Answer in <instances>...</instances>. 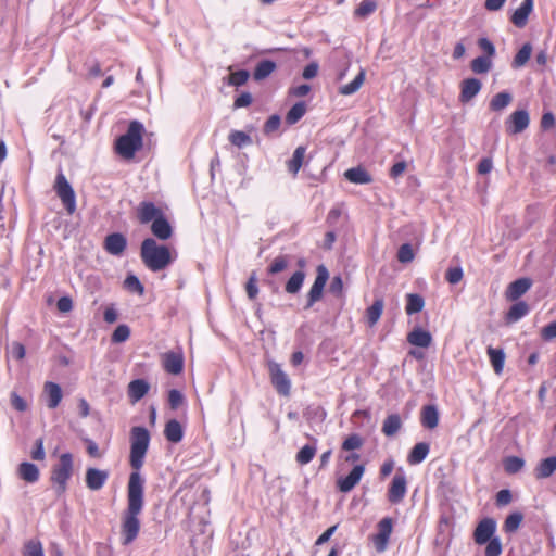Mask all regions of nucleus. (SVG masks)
Wrapping results in <instances>:
<instances>
[{
	"mask_svg": "<svg viewBox=\"0 0 556 556\" xmlns=\"http://www.w3.org/2000/svg\"><path fill=\"white\" fill-rule=\"evenodd\" d=\"M147 428L135 426L130 430L129 465L132 469L127 484V508L122 515L121 536L123 545L132 543L140 531L139 515L144 505V479L140 470L150 445Z\"/></svg>",
	"mask_w": 556,
	"mask_h": 556,
	"instance_id": "1",
	"label": "nucleus"
},
{
	"mask_svg": "<svg viewBox=\"0 0 556 556\" xmlns=\"http://www.w3.org/2000/svg\"><path fill=\"white\" fill-rule=\"evenodd\" d=\"M140 257L146 267L153 273L165 269L174 261L169 248L159 244L153 238H147L141 242Z\"/></svg>",
	"mask_w": 556,
	"mask_h": 556,
	"instance_id": "2",
	"label": "nucleus"
},
{
	"mask_svg": "<svg viewBox=\"0 0 556 556\" xmlns=\"http://www.w3.org/2000/svg\"><path fill=\"white\" fill-rule=\"evenodd\" d=\"M143 125L138 121L130 122L126 134L116 140V152L125 157L131 159L142 147Z\"/></svg>",
	"mask_w": 556,
	"mask_h": 556,
	"instance_id": "3",
	"label": "nucleus"
},
{
	"mask_svg": "<svg viewBox=\"0 0 556 556\" xmlns=\"http://www.w3.org/2000/svg\"><path fill=\"white\" fill-rule=\"evenodd\" d=\"M73 455L71 453H63L59 463L52 467L51 482L53 483L56 495H62L67 489V482L73 475Z\"/></svg>",
	"mask_w": 556,
	"mask_h": 556,
	"instance_id": "4",
	"label": "nucleus"
},
{
	"mask_svg": "<svg viewBox=\"0 0 556 556\" xmlns=\"http://www.w3.org/2000/svg\"><path fill=\"white\" fill-rule=\"evenodd\" d=\"M54 191L62 201L66 212L72 215L76 211V195L73 187L66 179L62 169H60L55 177L53 186Z\"/></svg>",
	"mask_w": 556,
	"mask_h": 556,
	"instance_id": "5",
	"label": "nucleus"
},
{
	"mask_svg": "<svg viewBox=\"0 0 556 556\" xmlns=\"http://www.w3.org/2000/svg\"><path fill=\"white\" fill-rule=\"evenodd\" d=\"M328 279V269L326 268V266L319 265L316 269V278L314 280V283L307 293L306 304L304 306L305 309L311 308L316 302L321 300L324 289Z\"/></svg>",
	"mask_w": 556,
	"mask_h": 556,
	"instance_id": "6",
	"label": "nucleus"
},
{
	"mask_svg": "<svg viewBox=\"0 0 556 556\" xmlns=\"http://www.w3.org/2000/svg\"><path fill=\"white\" fill-rule=\"evenodd\" d=\"M270 381L276 391L282 396H289L291 391V381L281 366L276 362L268 363Z\"/></svg>",
	"mask_w": 556,
	"mask_h": 556,
	"instance_id": "7",
	"label": "nucleus"
},
{
	"mask_svg": "<svg viewBox=\"0 0 556 556\" xmlns=\"http://www.w3.org/2000/svg\"><path fill=\"white\" fill-rule=\"evenodd\" d=\"M407 492V480L404 472L399 471L394 475L388 491V500L397 504L403 501Z\"/></svg>",
	"mask_w": 556,
	"mask_h": 556,
	"instance_id": "8",
	"label": "nucleus"
},
{
	"mask_svg": "<svg viewBox=\"0 0 556 556\" xmlns=\"http://www.w3.org/2000/svg\"><path fill=\"white\" fill-rule=\"evenodd\" d=\"M496 531V521L493 518H484L482 519L476 530L473 532L475 542L478 545H483L491 539L495 538L494 533Z\"/></svg>",
	"mask_w": 556,
	"mask_h": 556,
	"instance_id": "9",
	"label": "nucleus"
},
{
	"mask_svg": "<svg viewBox=\"0 0 556 556\" xmlns=\"http://www.w3.org/2000/svg\"><path fill=\"white\" fill-rule=\"evenodd\" d=\"M392 527L393 522L389 517H386L379 521L378 533L374 536V544L378 552H383L387 548V544L392 532Z\"/></svg>",
	"mask_w": 556,
	"mask_h": 556,
	"instance_id": "10",
	"label": "nucleus"
},
{
	"mask_svg": "<svg viewBox=\"0 0 556 556\" xmlns=\"http://www.w3.org/2000/svg\"><path fill=\"white\" fill-rule=\"evenodd\" d=\"M364 472H365L364 465L354 466L353 469L351 470V472L346 477L338 479V481H337L338 489L343 493H348V492L352 491L361 481Z\"/></svg>",
	"mask_w": 556,
	"mask_h": 556,
	"instance_id": "11",
	"label": "nucleus"
},
{
	"mask_svg": "<svg viewBox=\"0 0 556 556\" xmlns=\"http://www.w3.org/2000/svg\"><path fill=\"white\" fill-rule=\"evenodd\" d=\"M530 123L529 113L526 110H518L511 113L507 124V130L510 134H520L528 128Z\"/></svg>",
	"mask_w": 556,
	"mask_h": 556,
	"instance_id": "12",
	"label": "nucleus"
},
{
	"mask_svg": "<svg viewBox=\"0 0 556 556\" xmlns=\"http://www.w3.org/2000/svg\"><path fill=\"white\" fill-rule=\"evenodd\" d=\"M109 479V471L97 468H88L86 471V485L91 491H98L103 488Z\"/></svg>",
	"mask_w": 556,
	"mask_h": 556,
	"instance_id": "13",
	"label": "nucleus"
},
{
	"mask_svg": "<svg viewBox=\"0 0 556 556\" xmlns=\"http://www.w3.org/2000/svg\"><path fill=\"white\" fill-rule=\"evenodd\" d=\"M127 247V240L123 233L114 232L106 236L104 240V249L111 255L118 256L123 254Z\"/></svg>",
	"mask_w": 556,
	"mask_h": 556,
	"instance_id": "14",
	"label": "nucleus"
},
{
	"mask_svg": "<svg viewBox=\"0 0 556 556\" xmlns=\"http://www.w3.org/2000/svg\"><path fill=\"white\" fill-rule=\"evenodd\" d=\"M163 212L153 202L143 201L137 207V217L141 224H148L159 218Z\"/></svg>",
	"mask_w": 556,
	"mask_h": 556,
	"instance_id": "15",
	"label": "nucleus"
},
{
	"mask_svg": "<svg viewBox=\"0 0 556 556\" xmlns=\"http://www.w3.org/2000/svg\"><path fill=\"white\" fill-rule=\"evenodd\" d=\"M482 84L478 78H466L460 85L459 101L467 103L473 99L481 90Z\"/></svg>",
	"mask_w": 556,
	"mask_h": 556,
	"instance_id": "16",
	"label": "nucleus"
},
{
	"mask_svg": "<svg viewBox=\"0 0 556 556\" xmlns=\"http://www.w3.org/2000/svg\"><path fill=\"white\" fill-rule=\"evenodd\" d=\"M163 367L172 375H179L184 369V356L179 352H167L163 356Z\"/></svg>",
	"mask_w": 556,
	"mask_h": 556,
	"instance_id": "17",
	"label": "nucleus"
},
{
	"mask_svg": "<svg viewBox=\"0 0 556 556\" xmlns=\"http://www.w3.org/2000/svg\"><path fill=\"white\" fill-rule=\"evenodd\" d=\"M151 231L159 240H168L173 236V227L164 214L155 218L151 224Z\"/></svg>",
	"mask_w": 556,
	"mask_h": 556,
	"instance_id": "18",
	"label": "nucleus"
},
{
	"mask_svg": "<svg viewBox=\"0 0 556 556\" xmlns=\"http://www.w3.org/2000/svg\"><path fill=\"white\" fill-rule=\"evenodd\" d=\"M532 286V281L529 278H519L509 283L506 290V298L510 301H517Z\"/></svg>",
	"mask_w": 556,
	"mask_h": 556,
	"instance_id": "19",
	"label": "nucleus"
},
{
	"mask_svg": "<svg viewBox=\"0 0 556 556\" xmlns=\"http://www.w3.org/2000/svg\"><path fill=\"white\" fill-rule=\"evenodd\" d=\"M43 394L47 397V406L54 409L62 401L63 393L61 387L52 381H47L43 386Z\"/></svg>",
	"mask_w": 556,
	"mask_h": 556,
	"instance_id": "20",
	"label": "nucleus"
},
{
	"mask_svg": "<svg viewBox=\"0 0 556 556\" xmlns=\"http://www.w3.org/2000/svg\"><path fill=\"white\" fill-rule=\"evenodd\" d=\"M532 10L533 0H523L520 7L513 13L511 23L519 28L525 27Z\"/></svg>",
	"mask_w": 556,
	"mask_h": 556,
	"instance_id": "21",
	"label": "nucleus"
},
{
	"mask_svg": "<svg viewBox=\"0 0 556 556\" xmlns=\"http://www.w3.org/2000/svg\"><path fill=\"white\" fill-rule=\"evenodd\" d=\"M556 470V456H551L542 459L534 469L536 479H546L551 477Z\"/></svg>",
	"mask_w": 556,
	"mask_h": 556,
	"instance_id": "22",
	"label": "nucleus"
},
{
	"mask_svg": "<svg viewBox=\"0 0 556 556\" xmlns=\"http://www.w3.org/2000/svg\"><path fill=\"white\" fill-rule=\"evenodd\" d=\"M164 435L172 443L180 442L184 438V429L180 422L176 419L168 420L164 428Z\"/></svg>",
	"mask_w": 556,
	"mask_h": 556,
	"instance_id": "23",
	"label": "nucleus"
},
{
	"mask_svg": "<svg viewBox=\"0 0 556 556\" xmlns=\"http://www.w3.org/2000/svg\"><path fill=\"white\" fill-rule=\"evenodd\" d=\"M344 177L349 181L357 185H366L372 181V178L369 175V173L361 166L349 168L344 173Z\"/></svg>",
	"mask_w": 556,
	"mask_h": 556,
	"instance_id": "24",
	"label": "nucleus"
},
{
	"mask_svg": "<svg viewBox=\"0 0 556 556\" xmlns=\"http://www.w3.org/2000/svg\"><path fill=\"white\" fill-rule=\"evenodd\" d=\"M407 341L415 346L428 348L431 344L432 337L429 331L416 328L408 333Z\"/></svg>",
	"mask_w": 556,
	"mask_h": 556,
	"instance_id": "25",
	"label": "nucleus"
},
{
	"mask_svg": "<svg viewBox=\"0 0 556 556\" xmlns=\"http://www.w3.org/2000/svg\"><path fill=\"white\" fill-rule=\"evenodd\" d=\"M149 389L150 386L146 380H132L128 386V396L132 402H138L148 393Z\"/></svg>",
	"mask_w": 556,
	"mask_h": 556,
	"instance_id": "26",
	"label": "nucleus"
},
{
	"mask_svg": "<svg viewBox=\"0 0 556 556\" xmlns=\"http://www.w3.org/2000/svg\"><path fill=\"white\" fill-rule=\"evenodd\" d=\"M528 313L529 305L523 301H519L510 306L505 315V320L507 324H514L525 317Z\"/></svg>",
	"mask_w": 556,
	"mask_h": 556,
	"instance_id": "27",
	"label": "nucleus"
},
{
	"mask_svg": "<svg viewBox=\"0 0 556 556\" xmlns=\"http://www.w3.org/2000/svg\"><path fill=\"white\" fill-rule=\"evenodd\" d=\"M430 451V446L426 442L417 443L409 452L407 456V462L410 465H418L422 463L428 456Z\"/></svg>",
	"mask_w": 556,
	"mask_h": 556,
	"instance_id": "28",
	"label": "nucleus"
},
{
	"mask_svg": "<svg viewBox=\"0 0 556 556\" xmlns=\"http://www.w3.org/2000/svg\"><path fill=\"white\" fill-rule=\"evenodd\" d=\"M486 353L495 374L501 375L503 372L506 358L504 350L489 346Z\"/></svg>",
	"mask_w": 556,
	"mask_h": 556,
	"instance_id": "29",
	"label": "nucleus"
},
{
	"mask_svg": "<svg viewBox=\"0 0 556 556\" xmlns=\"http://www.w3.org/2000/svg\"><path fill=\"white\" fill-rule=\"evenodd\" d=\"M421 424L427 429H434L439 424V412L434 405H426L421 410Z\"/></svg>",
	"mask_w": 556,
	"mask_h": 556,
	"instance_id": "30",
	"label": "nucleus"
},
{
	"mask_svg": "<svg viewBox=\"0 0 556 556\" xmlns=\"http://www.w3.org/2000/svg\"><path fill=\"white\" fill-rule=\"evenodd\" d=\"M384 307L381 298L375 299L374 303L366 309V318L369 327H374L380 319Z\"/></svg>",
	"mask_w": 556,
	"mask_h": 556,
	"instance_id": "31",
	"label": "nucleus"
},
{
	"mask_svg": "<svg viewBox=\"0 0 556 556\" xmlns=\"http://www.w3.org/2000/svg\"><path fill=\"white\" fill-rule=\"evenodd\" d=\"M18 475L26 482L35 483L39 479V469L35 464L24 462L18 466Z\"/></svg>",
	"mask_w": 556,
	"mask_h": 556,
	"instance_id": "32",
	"label": "nucleus"
},
{
	"mask_svg": "<svg viewBox=\"0 0 556 556\" xmlns=\"http://www.w3.org/2000/svg\"><path fill=\"white\" fill-rule=\"evenodd\" d=\"M532 50L533 48L530 42L523 43L511 62V68L519 70L523 67L530 60Z\"/></svg>",
	"mask_w": 556,
	"mask_h": 556,
	"instance_id": "33",
	"label": "nucleus"
},
{
	"mask_svg": "<svg viewBox=\"0 0 556 556\" xmlns=\"http://www.w3.org/2000/svg\"><path fill=\"white\" fill-rule=\"evenodd\" d=\"M402 427L401 417L397 414L387 416L382 425V433L386 437H393Z\"/></svg>",
	"mask_w": 556,
	"mask_h": 556,
	"instance_id": "34",
	"label": "nucleus"
},
{
	"mask_svg": "<svg viewBox=\"0 0 556 556\" xmlns=\"http://www.w3.org/2000/svg\"><path fill=\"white\" fill-rule=\"evenodd\" d=\"M306 149L303 146H299L293 154L292 157L287 162L288 170L293 175L296 176L300 168L302 167L303 160L305 156Z\"/></svg>",
	"mask_w": 556,
	"mask_h": 556,
	"instance_id": "35",
	"label": "nucleus"
},
{
	"mask_svg": "<svg viewBox=\"0 0 556 556\" xmlns=\"http://www.w3.org/2000/svg\"><path fill=\"white\" fill-rule=\"evenodd\" d=\"M276 67L277 66L274 61L262 60L255 66L253 77L255 80L261 81V80L267 78L276 70Z\"/></svg>",
	"mask_w": 556,
	"mask_h": 556,
	"instance_id": "36",
	"label": "nucleus"
},
{
	"mask_svg": "<svg viewBox=\"0 0 556 556\" xmlns=\"http://www.w3.org/2000/svg\"><path fill=\"white\" fill-rule=\"evenodd\" d=\"M365 81V71L361 70L359 73L355 76V78L345 85H342L339 88V93L342 96H351L354 94L356 91L359 90L362 85Z\"/></svg>",
	"mask_w": 556,
	"mask_h": 556,
	"instance_id": "37",
	"label": "nucleus"
},
{
	"mask_svg": "<svg viewBox=\"0 0 556 556\" xmlns=\"http://www.w3.org/2000/svg\"><path fill=\"white\" fill-rule=\"evenodd\" d=\"M305 279V273L303 270H296L289 278L285 286V291L289 294H296L300 292Z\"/></svg>",
	"mask_w": 556,
	"mask_h": 556,
	"instance_id": "38",
	"label": "nucleus"
},
{
	"mask_svg": "<svg viewBox=\"0 0 556 556\" xmlns=\"http://www.w3.org/2000/svg\"><path fill=\"white\" fill-rule=\"evenodd\" d=\"M406 301L407 302H406L405 311H406L407 315H413V314L419 313L422 311V308L425 306L424 298L417 293H408L406 295Z\"/></svg>",
	"mask_w": 556,
	"mask_h": 556,
	"instance_id": "39",
	"label": "nucleus"
},
{
	"mask_svg": "<svg viewBox=\"0 0 556 556\" xmlns=\"http://www.w3.org/2000/svg\"><path fill=\"white\" fill-rule=\"evenodd\" d=\"M513 101V96L507 91L496 93L490 101V109L500 112L508 106Z\"/></svg>",
	"mask_w": 556,
	"mask_h": 556,
	"instance_id": "40",
	"label": "nucleus"
},
{
	"mask_svg": "<svg viewBox=\"0 0 556 556\" xmlns=\"http://www.w3.org/2000/svg\"><path fill=\"white\" fill-rule=\"evenodd\" d=\"M522 520L523 515L520 511L509 514L503 523V531L508 534L515 533L520 528Z\"/></svg>",
	"mask_w": 556,
	"mask_h": 556,
	"instance_id": "41",
	"label": "nucleus"
},
{
	"mask_svg": "<svg viewBox=\"0 0 556 556\" xmlns=\"http://www.w3.org/2000/svg\"><path fill=\"white\" fill-rule=\"evenodd\" d=\"M306 112V104L305 102H296L287 113L286 115V122L289 125H294L298 123L305 114Z\"/></svg>",
	"mask_w": 556,
	"mask_h": 556,
	"instance_id": "42",
	"label": "nucleus"
},
{
	"mask_svg": "<svg viewBox=\"0 0 556 556\" xmlns=\"http://www.w3.org/2000/svg\"><path fill=\"white\" fill-rule=\"evenodd\" d=\"M492 60L488 56L480 55L470 63V68L476 74H485L492 68Z\"/></svg>",
	"mask_w": 556,
	"mask_h": 556,
	"instance_id": "43",
	"label": "nucleus"
},
{
	"mask_svg": "<svg viewBox=\"0 0 556 556\" xmlns=\"http://www.w3.org/2000/svg\"><path fill=\"white\" fill-rule=\"evenodd\" d=\"M525 466V460L518 456H508L504 459V469L507 473L519 472Z\"/></svg>",
	"mask_w": 556,
	"mask_h": 556,
	"instance_id": "44",
	"label": "nucleus"
},
{
	"mask_svg": "<svg viewBox=\"0 0 556 556\" xmlns=\"http://www.w3.org/2000/svg\"><path fill=\"white\" fill-rule=\"evenodd\" d=\"M231 144L243 148L252 143V138L241 130H232L228 137Z\"/></svg>",
	"mask_w": 556,
	"mask_h": 556,
	"instance_id": "45",
	"label": "nucleus"
},
{
	"mask_svg": "<svg viewBox=\"0 0 556 556\" xmlns=\"http://www.w3.org/2000/svg\"><path fill=\"white\" fill-rule=\"evenodd\" d=\"M316 454V446L306 444L296 454V462L301 465H306L314 458Z\"/></svg>",
	"mask_w": 556,
	"mask_h": 556,
	"instance_id": "46",
	"label": "nucleus"
},
{
	"mask_svg": "<svg viewBox=\"0 0 556 556\" xmlns=\"http://www.w3.org/2000/svg\"><path fill=\"white\" fill-rule=\"evenodd\" d=\"M289 265L288 256L279 255L274 258L271 264L267 268L269 275H276L285 270Z\"/></svg>",
	"mask_w": 556,
	"mask_h": 556,
	"instance_id": "47",
	"label": "nucleus"
},
{
	"mask_svg": "<svg viewBox=\"0 0 556 556\" xmlns=\"http://www.w3.org/2000/svg\"><path fill=\"white\" fill-rule=\"evenodd\" d=\"M24 556H45L42 544L38 540H29L24 545Z\"/></svg>",
	"mask_w": 556,
	"mask_h": 556,
	"instance_id": "48",
	"label": "nucleus"
},
{
	"mask_svg": "<svg viewBox=\"0 0 556 556\" xmlns=\"http://www.w3.org/2000/svg\"><path fill=\"white\" fill-rule=\"evenodd\" d=\"M124 287L128 291L134 292V293H138L140 295L143 294V292H144L143 285L140 282L138 277L135 276V275H128L126 277V279L124 280Z\"/></svg>",
	"mask_w": 556,
	"mask_h": 556,
	"instance_id": "49",
	"label": "nucleus"
},
{
	"mask_svg": "<svg viewBox=\"0 0 556 556\" xmlns=\"http://www.w3.org/2000/svg\"><path fill=\"white\" fill-rule=\"evenodd\" d=\"M364 440L363 438L357 434L353 433L349 435L342 443V450L344 451H355L363 446Z\"/></svg>",
	"mask_w": 556,
	"mask_h": 556,
	"instance_id": "50",
	"label": "nucleus"
},
{
	"mask_svg": "<svg viewBox=\"0 0 556 556\" xmlns=\"http://www.w3.org/2000/svg\"><path fill=\"white\" fill-rule=\"evenodd\" d=\"M485 544H486V547L484 551L485 556H500L502 554L503 546H502L501 539L498 536L491 539Z\"/></svg>",
	"mask_w": 556,
	"mask_h": 556,
	"instance_id": "51",
	"label": "nucleus"
},
{
	"mask_svg": "<svg viewBox=\"0 0 556 556\" xmlns=\"http://www.w3.org/2000/svg\"><path fill=\"white\" fill-rule=\"evenodd\" d=\"M249 77H250V74L248 71L240 70V71L233 72L229 75L228 84L231 86L239 87V86L244 85L248 81Z\"/></svg>",
	"mask_w": 556,
	"mask_h": 556,
	"instance_id": "52",
	"label": "nucleus"
},
{
	"mask_svg": "<svg viewBox=\"0 0 556 556\" xmlns=\"http://www.w3.org/2000/svg\"><path fill=\"white\" fill-rule=\"evenodd\" d=\"M376 9L377 4L374 0H363L355 10V14L361 17H366L374 13Z\"/></svg>",
	"mask_w": 556,
	"mask_h": 556,
	"instance_id": "53",
	"label": "nucleus"
},
{
	"mask_svg": "<svg viewBox=\"0 0 556 556\" xmlns=\"http://www.w3.org/2000/svg\"><path fill=\"white\" fill-rule=\"evenodd\" d=\"M130 336V329L127 325H118L113 334H112V342L114 343H122L125 342Z\"/></svg>",
	"mask_w": 556,
	"mask_h": 556,
	"instance_id": "54",
	"label": "nucleus"
},
{
	"mask_svg": "<svg viewBox=\"0 0 556 556\" xmlns=\"http://www.w3.org/2000/svg\"><path fill=\"white\" fill-rule=\"evenodd\" d=\"M414 251L409 243H404L400 247L397 251V260L401 263H409L414 260Z\"/></svg>",
	"mask_w": 556,
	"mask_h": 556,
	"instance_id": "55",
	"label": "nucleus"
},
{
	"mask_svg": "<svg viewBox=\"0 0 556 556\" xmlns=\"http://www.w3.org/2000/svg\"><path fill=\"white\" fill-rule=\"evenodd\" d=\"M464 277V273H463V269L462 267L459 266H456V267H450L447 270H446V274H445V278L446 280L451 283V285H456Z\"/></svg>",
	"mask_w": 556,
	"mask_h": 556,
	"instance_id": "56",
	"label": "nucleus"
},
{
	"mask_svg": "<svg viewBox=\"0 0 556 556\" xmlns=\"http://www.w3.org/2000/svg\"><path fill=\"white\" fill-rule=\"evenodd\" d=\"M245 291L250 300H254L258 294L257 278L255 273H252L250 276L245 285Z\"/></svg>",
	"mask_w": 556,
	"mask_h": 556,
	"instance_id": "57",
	"label": "nucleus"
},
{
	"mask_svg": "<svg viewBox=\"0 0 556 556\" xmlns=\"http://www.w3.org/2000/svg\"><path fill=\"white\" fill-rule=\"evenodd\" d=\"M184 403V395L180 391L172 389L168 392V404L172 409H177Z\"/></svg>",
	"mask_w": 556,
	"mask_h": 556,
	"instance_id": "58",
	"label": "nucleus"
},
{
	"mask_svg": "<svg viewBox=\"0 0 556 556\" xmlns=\"http://www.w3.org/2000/svg\"><path fill=\"white\" fill-rule=\"evenodd\" d=\"M10 400H11L12 407L14 409H16L17 412L23 413V412L27 410V408H28L27 402L22 396H20L16 392H11Z\"/></svg>",
	"mask_w": 556,
	"mask_h": 556,
	"instance_id": "59",
	"label": "nucleus"
},
{
	"mask_svg": "<svg viewBox=\"0 0 556 556\" xmlns=\"http://www.w3.org/2000/svg\"><path fill=\"white\" fill-rule=\"evenodd\" d=\"M478 46L486 54L485 56L492 60L495 55V47L492 41L483 37L478 40Z\"/></svg>",
	"mask_w": 556,
	"mask_h": 556,
	"instance_id": "60",
	"label": "nucleus"
},
{
	"mask_svg": "<svg viewBox=\"0 0 556 556\" xmlns=\"http://www.w3.org/2000/svg\"><path fill=\"white\" fill-rule=\"evenodd\" d=\"M541 338L544 341H552L556 338V320L547 324L541 329Z\"/></svg>",
	"mask_w": 556,
	"mask_h": 556,
	"instance_id": "61",
	"label": "nucleus"
},
{
	"mask_svg": "<svg viewBox=\"0 0 556 556\" xmlns=\"http://www.w3.org/2000/svg\"><path fill=\"white\" fill-rule=\"evenodd\" d=\"M281 119L278 115H271L264 125V132L271 134L280 127Z\"/></svg>",
	"mask_w": 556,
	"mask_h": 556,
	"instance_id": "62",
	"label": "nucleus"
},
{
	"mask_svg": "<svg viewBox=\"0 0 556 556\" xmlns=\"http://www.w3.org/2000/svg\"><path fill=\"white\" fill-rule=\"evenodd\" d=\"M46 457L45 448H43V439L38 438L35 441V446L31 452V458L35 460H43Z\"/></svg>",
	"mask_w": 556,
	"mask_h": 556,
	"instance_id": "63",
	"label": "nucleus"
},
{
	"mask_svg": "<svg viewBox=\"0 0 556 556\" xmlns=\"http://www.w3.org/2000/svg\"><path fill=\"white\" fill-rule=\"evenodd\" d=\"M513 501L510 490L503 489L496 493V505L502 507L508 505Z\"/></svg>",
	"mask_w": 556,
	"mask_h": 556,
	"instance_id": "64",
	"label": "nucleus"
}]
</instances>
